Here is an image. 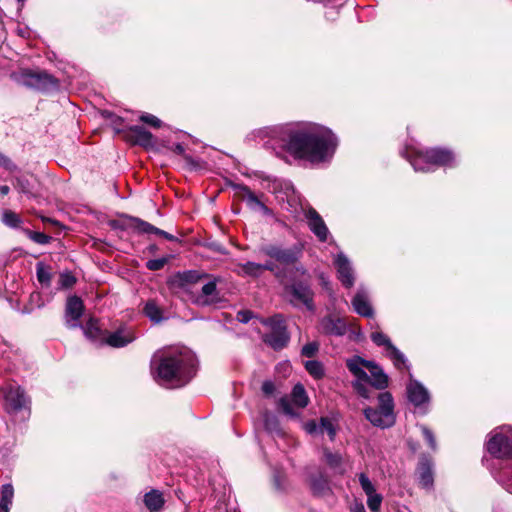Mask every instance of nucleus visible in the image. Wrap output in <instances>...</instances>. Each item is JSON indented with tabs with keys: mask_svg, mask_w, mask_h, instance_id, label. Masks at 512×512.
<instances>
[{
	"mask_svg": "<svg viewBox=\"0 0 512 512\" xmlns=\"http://www.w3.org/2000/svg\"><path fill=\"white\" fill-rule=\"evenodd\" d=\"M308 373L315 379H321L324 376V369L321 362L317 360H309L305 363Z\"/></svg>",
	"mask_w": 512,
	"mask_h": 512,
	"instance_id": "32",
	"label": "nucleus"
},
{
	"mask_svg": "<svg viewBox=\"0 0 512 512\" xmlns=\"http://www.w3.org/2000/svg\"><path fill=\"white\" fill-rule=\"evenodd\" d=\"M419 483L422 488L429 489L433 485V473L429 465L423 464L420 468Z\"/></svg>",
	"mask_w": 512,
	"mask_h": 512,
	"instance_id": "31",
	"label": "nucleus"
},
{
	"mask_svg": "<svg viewBox=\"0 0 512 512\" xmlns=\"http://www.w3.org/2000/svg\"><path fill=\"white\" fill-rule=\"evenodd\" d=\"M487 450L498 458L511 457L512 440L502 433H497L489 439Z\"/></svg>",
	"mask_w": 512,
	"mask_h": 512,
	"instance_id": "11",
	"label": "nucleus"
},
{
	"mask_svg": "<svg viewBox=\"0 0 512 512\" xmlns=\"http://www.w3.org/2000/svg\"><path fill=\"white\" fill-rule=\"evenodd\" d=\"M274 390H275V386L271 381H265L262 384V391L264 394L271 395V394H273Z\"/></svg>",
	"mask_w": 512,
	"mask_h": 512,
	"instance_id": "51",
	"label": "nucleus"
},
{
	"mask_svg": "<svg viewBox=\"0 0 512 512\" xmlns=\"http://www.w3.org/2000/svg\"><path fill=\"white\" fill-rule=\"evenodd\" d=\"M354 512H366L365 508L362 504H359L355 507Z\"/></svg>",
	"mask_w": 512,
	"mask_h": 512,
	"instance_id": "60",
	"label": "nucleus"
},
{
	"mask_svg": "<svg viewBox=\"0 0 512 512\" xmlns=\"http://www.w3.org/2000/svg\"><path fill=\"white\" fill-rule=\"evenodd\" d=\"M367 505L372 512H379L382 503V496L376 492L367 495Z\"/></svg>",
	"mask_w": 512,
	"mask_h": 512,
	"instance_id": "39",
	"label": "nucleus"
},
{
	"mask_svg": "<svg viewBox=\"0 0 512 512\" xmlns=\"http://www.w3.org/2000/svg\"><path fill=\"white\" fill-rule=\"evenodd\" d=\"M3 222L10 227H17L21 223L19 215L11 210H6L2 217Z\"/></svg>",
	"mask_w": 512,
	"mask_h": 512,
	"instance_id": "38",
	"label": "nucleus"
},
{
	"mask_svg": "<svg viewBox=\"0 0 512 512\" xmlns=\"http://www.w3.org/2000/svg\"><path fill=\"white\" fill-rule=\"evenodd\" d=\"M355 388L360 395H362L365 398H368L367 389L362 384L356 383Z\"/></svg>",
	"mask_w": 512,
	"mask_h": 512,
	"instance_id": "55",
	"label": "nucleus"
},
{
	"mask_svg": "<svg viewBox=\"0 0 512 512\" xmlns=\"http://www.w3.org/2000/svg\"><path fill=\"white\" fill-rule=\"evenodd\" d=\"M123 225L126 229H130L139 234H155L157 231V227L152 224L131 216H126L124 218Z\"/></svg>",
	"mask_w": 512,
	"mask_h": 512,
	"instance_id": "18",
	"label": "nucleus"
},
{
	"mask_svg": "<svg viewBox=\"0 0 512 512\" xmlns=\"http://www.w3.org/2000/svg\"><path fill=\"white\" fill-rule=\"evenodd\" d=\"M235 195L242 201H246L247 204L252 207H258L263 211H268L267 207L262 203L260 198L255 195L247 186L234 185Z\"/></svg>",
	"mask_w": 512,
	"mask_h": 512,
	"instance_id": "17",
	"label": "nucleus"
},
{
	"mask_svg": "<svg viewBox=\"0 0 512 512\" xmlns=\"http://www.w3.org/2000/svg\"><path fill=\"white\" fill-rule=\"evenodd\" d=\"M135 335L132 330L127 328H120L114 333L104 335L103 341L115 348L126 346L127 344L134 341Z\"/></svg>",
	"mask_w": 512,
	"mask_h": 512,
	"instance_id": "15",
	"label": "nucleus"
},
{
	"mask_svg": "<svg viewBox=\"0 0 512 512\" xmlns=\"http://www.w3.org/2000/svg\"><path fill=\"white\" fill-rule=\"evenodd\" d=\"M235 271L240 276L257 278L262 275V266L259 263L249 261L237 264Z\"/></svg>",
	"mask_w": 512,
	"mask_h": 512,
	"instance_id": "24",
	"label": "nucleus"
},
{
	"mask_svg": "<svg viewBox=\"0 0 512 512\" xmlns=\"http://www.w3.org/2000/svg\"><path fill=\"white\" fill-rule=\"evenodd\" d=\"M129 136L136 144L148 146L151 144L152 134L142 126H131L128 129Z\"/></svg>",
	"mask_w": 512,
	"mask_h": 512,
	"instance_id": "22",
	"label": "nucleus"
},
{
	"mask_svg": "<svg viewBox=\"0 0 512 512\" xmlns=\"http://www.w3.org/2000/svg\"><path fill=\"white\" fill-rule=\"evenodd\" d=\"M388 352L397 368L401 369L405 366L404 355L394 345L388 350Z\"/></svg>",
	"mask_w": 512,
	"mask_h": 512,
	"instance_id": "37",
	"label": "nucleus"
},
{
	"mask_svg": "<svg viewBox=\"0 0 512 512\" xmlns=\"http://www.w3.org/2000/svg\"><path fill=\"white\" fill-rule=\"evenodd\" d=\"M305 430L310 433H316L319 432V426L316 424L315 421H310L305 424Z\"/></svg>",
	"mask_w": 512,
	"mask_h": 512,
	"instance_id": "52",
	"label": "nucleus"
},
{
	"mask_svg": "<svg viewBox=\"0 0 512 512\" xmlns=\"http://www.w3.org/2000/svg\"><path fill=\"white\" fill-rule=\"evenodd\" d=\"M144 503L150 511H158L163 506L164 499L160 492L153 490L144 496Z\"/></svg>",
	"mask_w": 512,
	"mask_h": 512,
	"instance_id": "26",
	"label": "nucleus"
},
{
	"mask_svg": "<svg viewBox=\"0 0 512 512\" xmlns=\"http://www.w3.org/2000/svg\"><path fill=\"white\" fill-rule=\"evenodd\" d=\"M27 235L38 244H47L51 239L48 235L41 232L27 231Z\"/></svg>",
	"mask_w": 512,
	"mask_h": 512,
	"instance_id": "44",
	"label": "nucleus"
},
{
	"mask_svg": "<svg viewBox=\"0 0 512 512\" xmlns=\"http://www.w3.org/2000/svg\"><path fill=\"white\" fill-rule=\"evenodd\" d=\"M453 160V155L450 151L444 149H429L425 152H419L417 156L411 161L416 171H427L423 163L433 165H447Z\"/></svg>",
	"mask_w": 512,
	"mask_h": 512,
	"instance_id": "6",
	"label": "nucleus"
},
{
	"mask_svg": "<svg viewBox=\"0 0 512 512\" xmlns=\"http://www.w3.org/2000/svg\"><path fill=\"white\" fill-rule=\"evenodd\" d=\"M261 266H262V273L265 270H269L271 272H275V270H276V265L271 261H267L265 264H261Z\"/></svg>",
	"mask_w": 512,
	"mask_h": 512,
	"instance_id": "53",
	"label": "nucleus"
},
{
	"mask_svg": "<svg viewBox=\"0 0 512 512\" xmlns=\"http://www.w3.org/2000/svg\"><path fill=\"white\" fill-rule=\"evenodd\" d=\"M218 300L219 296L216 288V281L213 280L204 284L198 301L203 305H210L216 303Z\"/></svg>",
	"mask_w": 512,
	"mask_h": 512,
	"instance_id": "21",
	"label": "nucleus"
},
{
	"mask_svg": "<svg viewBox=\"0 0 512 512\" xmlns=\"http://www.w3.org/2000/svg\"><path fill=\"white\" fill-rule=\"evenodd\" d=\"M279 408L287 415L290 416H297V413H295L290 400L287 397H282L278 401Z\"/></svg>",
	"mask_w": 512,
	"mask_h": 512,
	"instance_id": "42",
	"label": "nucleus"
},
{
	"mask_svg": "<svg viewBox=\"0 0 512 512\" xmlns=\"http://www.w3.org/2000/svg\"><path fill=\"white\" fill-rule=\"evenodd\" d=\"M166 263H167V259L166 258L152 259V260H149L146 263V267L149 270L157 271V270L162 269L165 266Z\"/></svg>",
	"mask_w": 512,
	"mask_h": 512,
	"instance_id": "47",
	"label": "nucleus"
},
{
	"mask_svg": "<svg viewBox=\"0 0 512 512\" xmlns=\"http://www.w3.org/2000/svg\"><path fill=\"white\" fill-rule=\"evenodd\" d=\"M371 339L376 345L385 346L387 350H389L393 346L390 339L385 334L379 331L371 333Z\"/></svg>",
	"mask_w": 512,
	"mask_h": 512,
	"instance_id": "35",
	"label": "nucleus"
},
{
	"mask_svg": "<svg viewBox=\"0 0 512 512\" xmlns=\"http://www.w3.org/2000/svg\"><path fill=\"white\" fill-rule=\"evenodd\" d=\"M509 491L512 493V486L510 487Z\"/></svg>",
	"mask_w": 512,
	"mask_h": 512,
	"instance_id": "62",
	"label": "nucleus"
},
{
	"mask_svg": "<svg viewBox=\"0 0 512 512\" xmlns=\"http://www.w3.org/2000/svg\"><path fill=\"white\" fill-rule=\"evenodd\" d=\"M173 151L179 155H182L184 159L187 161V163H192V158L185 154V149L181 144H176L173 148Z\"/></svg>",
	"mask_w": 512,
	"mask_h": 512,
	"instance_id": "50",
	"label": "nucleus"
},
{
	"mask_svg": "<svg viewBox=\"0 0 512 512\" xmlns=\"http://www.w3.org/2000/svg\"><path fill=\"white\" fill-rule=\"evenodd\" d=\"M151 367L161 385L181 387L194 376L195 359L188 350H167L154 355Z\"/></svg>",
	"mask_w": 512,
	"mask_h": 512,
	"instance_id": "2",
	"label": "nucleus"
},
{
	"mask_svg": "<svg viewBox=\"0 0 512 512\" xmlns=\"http://www.w3.org/2000/svg\"><path fill=\"white\" fill-rule=\"evenodd\" d=\"M155 234L159 235V236H162V237H164V238H166V239H168L170 241L175 239V237L173 235H171V234H169V233H167V232H165V231H163V230H161L159 228H157V231H156Z\"/></svg>",
	"mask_w": 512,
	"mask_h": 512,
	"instance_id": "56",
	"label": "nucleus"
},
{
	"mask_svg": "<svg viewBox=\"0 0 512 512\" xmlns=\"http://www.w3.org/2000/svg\"><path fill=\"white\" fill-rule=\"evenodd\" d=\"M282 142L291 155L311 162L325 160L337 145L331 130L315 124L290 130Z\"/></svg>",
	"mask_w": 512,
	"mask_h": 512,
	"instance_id": "1",
	"label": "nucleus"
},
{
	"mask_svg": "<svg viewBox=\"0 0 512 512\" xmlns=\"http://www.w3.org/2000/svg\"><path fill=\"white\" fill-rule=\"evenodd\" d=\"M422 433L432 449H436V440L432 431L426 426L421 427Z\"/></svg>",
	"mask_w": 512,
	"mask_h": 512,
	"instance_id": "48",
	"label": "nucleus"
},
{
	"mask_svg": "<svg viewBox=\"0 0 512 512\" xmlns=\"http://www.w3.org/2000/svg\"><path fill=\"white\" fill-rule=\"evenodd\" d=\"M20 82L42 91L55 89L58 86L57 80L53 76L42 71L24 70L20 74Z\"/></svg>",
	"mask_w": 512,
	"mask_h": 512,
	"instance_id": "8",
	"label": "nucleus"
},
{
	"mask_svg": "<svg viewBox=\"0 0 512 512\" xmlns=\"http://www.w3.org/2000/svg\"><path fill=\"white\" fill-rule=\"evenodd\" d=\"M354 310L363 317H372L373 309L363 293H357L352 299Z\"/></svg>",
	"mask_w": 512,
	"mask_h": 512,
	"instance_id": "23",
	"label": "nucleus"
},
{
	"mask_svg": "<svg viewBox=\"0 0 512 512\" xmlns=\"http://www.w3.org/2000/svg\"><path fill=\"white\" fill-rule=\"evenodd\" d=\"M84 334L92 340H103L104 333L102 332L99 322L91 318L83 327Z\"/></svg>",
	"mask_w": 512,
	"mask_h": 512,
	"instance_id": "27",
	"label": "nucleus"
},
{
	"mask_svg": "<svg viewBox=\"0 0 512 512\" xmlns=\"http://www.w3.org/2000/svg\"><path fill=\"white\" fill-rule=\"evenodd\" d=\"M310 280L311 276L306 269L301 265L296 266L293 282L286 286L285 291L291 304L296 307L303 305L307 310L314 311V292L311 289Z\"/></svg>",
	"mask_w": 512,
	"mask_h": 512,
	"instance_id": "3",
	"label": "nucleus"
},
{
	"mask_svg": "<svg viewBox=\"0 0 512 512\" xmlns=\"http://www.w3.org/2000/svg\"><path fill=\"white\" fill-rule=\"evenodd\" d=\"M323 459L331 469L340 474L344 473V469L342 467V456L339 453H333L328 449H324Z\"/></svg>",
	"mask_w": 512,
	"mask_h": 512,
	"instance_id": "25",
	"label": "nucleus"
},
{
	"mask_svg": "<svg viewBox=\"0 0 512 512\" xmlns=\"http://www.w3.org/2000/svg\"><path fill=\"white\" fill-rule=\"evenodd\" d=\"M37 279L42 285H50L51 273L42 263L37 264Z\"/></svg>",
	"mask_w": 512,
	"mask_h": 512,
	"instance_id": "34",
	"label": "nucleus"
},
{
	"mask_svg": "<svg viewBox=\"0 0 512 512\" xmlns=\"http://www.w3.org/2000/svg\"><path fill=\"white\" fill-rule=\"evenodd\" d=\"M319 432L321 434L327 433L330 440H334L336 435V430L333 422L329 418H321L319 425Z\"/></svg>",
	"mask_w": 512,
	"mask_h": 512,
	"instance_id": "33",
	"label": "nucleus"
},
{
	"mask_svg": "<svg viewBox=\"0 0 512 512\" xmlns=\"http://www.w3.org/2000/svg\"><path fill=\"white\" fill-rule=\"evenodd\" d=\"M181 283L197 282L201 276L196 271H186L177 276Z\"/></svg>",
	"mask_w": 512,
	"mask_h": 512,
	"instance_id": "41",
	"label": "nucleus"
},
{
	"mask_svg": "<svg viewBox=\"0 0 512 512\" xmlns=\"http://www.w3.org/2000/svg\"><path fill=\"white\" fill-rule=\"evenodd\" d=\"M359 483L366 495L375 493V487L366 474H359Z\"/></svg>",
	"mask_w": 512,
	"mask_h": 512,
	"instance_id": "40",
	"label": "nucleus"
},
{
	"mask_svg": "<svg viewBox=\"0 0 512 512\" xmlns=\"http://www.w3.org/2000/svg\"><path fill=\"white\" fill-rule=\"evenodd\" d=\"M393 398L389 392H383L378 395V408H366L365 417L374 426L385 428L390 427L395 422Z\"/></svg>",
	"mask_w": 512,
	"mask_h": 512,
	"instance_id": "4",
	"label": "nucleus"
},
{
	"mask_svg": "<svg viewBox=\"0 0 512 512\" xmlns=\"http://www.w3.org/2000/svg\"><path fill=\"white\" fill-rule=\"evenodd\" d=\"M14 496V489L11 484H5L2 486L1 490V501L0 504L10 506L12 504V499Z\"/></svg>",
	"mask_w": 512,
	"mask_h": 512,
	"instance_id": "36",
	"label": "nucleus"
},
{
	"mask_svg": "<svg viewBox=\"0 0 512 512\" xmlns=\"http://www.w3.org/2000/svg\"><path fill=\"white\" fill-rule=\"evenodd\" d=\"M335 265L337 267L338 278L342 284L348 288L352 287L354 277L348 259L344 255L339 254L335 260Z\"/></svg>",
	"mask_w": 512,
	"mask_h": 512,
	"instance_id": "16",
	"label": "nucleus"
},
{
	"mask_svg": "<svg viewBox=\"0 0 512 512\" xmlns=\"http://www.w3.org/2000/svg\"><path fill=\"white\" fill-rule=\"evenodd\" d=\"M318 331L325 335L343 336L347 331V324L340 316L329 314L320 319Z\"/></svg>",
	"mask_w": 512,
	"mask_h": 512,
	"instance_id": "10",
	"label": "nucleus"
},
{
	"mask_svg": "<svg viewBox=\"0 0 512 512\" xmlns=\"http://www.w3.org/2000/svg\"><path fill=\"white\" fill-rule=\"evenodd\" d=\"M270 328V332L263 336V341L274 350L284 348L289 341V334L284 319L281 315H275L263 321Z\"/></svg>",
	"mask_w": 512,
	"mask_h": 512,
	"instance_id": "5",
	"label": "nucleus"
},
{
	"mask_svg": "<svg viewBox=\"0 0 512 512\" xmlns=\"http://www.w3.org/2000/svg\"><path fill=\"white\" fill-rule=\"evenodd\" d=\"M265 425H266V427H267L268 429H272V426H273V425H274V426H276V425H277V422H276V420H275V419L270 420V419H268V418H267V419H266V421H265Z\"/></svg>",
	"mask_w": 512,
	"mask_h": 512,
	"instance_id": "58",
	"label": "nucleus"
},
{
	"mask_svg": "<svg viewBox=\"0 0 512 512\" xmlns=\"http://www.w3.org/2000/svg\"><path fill=\"white\" fill-rule=\"evenodd\" d=\"M355 388L360 395H362L365 398H368L367 389L362 384L356 383Z\"/></svg>",
	"mask_w": 512,
	"mask_h": 512,
	"instance_id": "54",
	"label": "nucleus"
},
{
	"mask_svg": "<svg viewBox=\"0 0 512 512\" xmlns=\"http://www.w3.org/2000/svg\"><path fill=\"white\" fill-rule=\"evenodd\" d=\"M293 402L299 407L304 408L308 404V397L302 385H295L292 391Z\"/></svg>",
	"mask_w": 512,
	"mask_h": 512,
	"instance_id": "30",
	"label": "nucleus"
},
{
	"mask_svg": "<svg viewBox=\"0 0 512 512\" xmlns=\"http://www.w3.org/2000/svg\"><path fill=\"white\" fill-rule=\"evenodd\" d=\"M305 217L307 219L310 230L316 235L319 241L325 242L329 232L324 220L319 215V213L315 209L309 208L305 212Z\"/></svg>",
	"mask_w": 512,
	"mask_h": 512,
	"instance_id": "13",
	"label": "nucleus"
},
{
	"mask_svg": "<svg viewBox=\"0 0 512 512\" xmlns=\"http://www.w3.org/2000/svg\"><path fill=\"white\" fill-rule=\"evenodd\" d=\"M319 350L318 342H309L302 347V355L305 357H313Z\"/></svg>",
	"mask_w": 512,
	"mask_h": 512,
	"instance_id": "45",
	"label": "nucleus"
},
{
	"mask_svg": "<svg viewBox=\"0 0 512 512\" xmlns=\"http://www.w3.org/2000/svg\"><path fill=\"white\" fill-rule=\"evenodd\" d=\"M368 364H371V361H366L361 358L350 359L346 362L349 371L362 381L368 380V373L364 370V368L369 369Z\"/></svg>",
	"mask_w": 512,
	"mask_h": 512,
	"instance_id": "20",
	"label": "nucleus"
},
{
	"mask_svg": "<svg viewBox=\"0 0 512 512\" xmlns=\"http://www.w3.org/2000/svg\"><path fill=\"white\" fill-rule=\"evenodd\" d=\"M4 400V410L9 414H16L27 407L28 401L24 390L19 386L0 387V398Z\"/></svg>",
	"mask_w": 512,
	"mask_h": 512,
	"instance_id": "7",
	"label": "nucleus"
},
{
	"mask_svg": "<svg viewBox=\"0 0 512 512\" xmlns=\"http://www.w3.org/2000/svg\"><path fill=\"white\" fill-rule=\"evenodd\" d=\"M84 305L77 296L69 297L66 304V324L69 328L78 326V320L82 316Z\"/></svg>",
	"mask_w": 512,
	"mask_h": 512,
	"instance_id": "14",
	"label": "nucleus"
},
{
	"mask_svg": "<svg viewBox=\"0 0 512 512\" xmlns=\"http://www.w3.org/2000/svg\"><path fill=\"white\" fill-rule=\"evenodd\" d=\"M144 313L150 320L156 323L162 320V311L153 300L147 301L144 307Z\"/></svg>",
	"mask_w": 512,
	"mask_h": 512,
	"instance_id": "29",
	"label": "nucleus"
},
{
	"mask_svg": "<svg viewBox=\"0 0 512 512\" xmlns=\"http://www.w3.org/2000/svg\"><path fill=\"white\" fill-rule=\"evenodd\" d=\"M310 487L314 495L324 496L330 492L328 481L322 477L313 478Z\"/></svg>",
	"mask_w": 512,
	"mask_h": 512,
	"instance_id": "28",
	"label": "nucleus"
},
{
	"mask_svg": "<svg viewBox=\"0 0 512 512\" xmlns=\"http://www.w3.org/2000/svg\"><path fill=\"white\" fill-rule=\"evenodd\" d=\"M0 512H9V506L0 504Z\"/></svg>",
	"mask_w": 512,
	"mask_h": 512,
	"instance_id": "61",
	"label": "nucleus"
},
{
	"mask_svg": "<svg viewBox=\"0 0 512 512\" xmlns=\"http://www.w3.org/2000/svg\"><path fill=\"white\" fill-rule=\"evenodd\" d=\"M0 193L2 195H7L9 193V187L7 185L0 186Z\"/></svg>",
	"mask_w": 512,
	"mask_h": 512,
	"instance_id": "59",
	"label": "nucleus"
},
{
	"mask_svg": "<svg viewBox=\"0 0 512 512\" xmlns=\"http://www.w3.org/2000/svg\"><path fill=\"white\" fill-rule=\"evenodd\" d=\"M263 252L282 265H293L296 264L302 255V246L295 245L290 248H281L279 246L270 245L263 248Z\"/></svg>",
	"mask_w": 512,
	"mask_h": 512,
	"instance_id": "9",
	"label": "nucleus"
},
{
	"mask_svg": "<svg viewBox=\"0 0 512 512\" xmlns=\"http://www.w3.org/2000/svg\"><path fill=\"white\" fill-rule=\"evenodd\" d=\"M140 120L154 128H159L162 125V122L160 119H158L156 116L151 114H143L140 117Z\"/></svg>",
	"mask_w": 512,
	"mask_h": 512,
	"instance_id": "46",
	"label": "nucleus"
},
{
	"mask_svg": "<svg viewBox=\"0 0 512 512\" xmlns=\"http://www.w3.org/2000/svg\"><path fill=\"white\" fill-rule=\"evenodd\" d=\"M407 395L415 407L426 410L430 397L427 389L417 381H410L407 386Z\"/></svg>",
	"mask_w": 512,
	"mask_h": 512,
	"instance_id": "12",
	"label": "nucleus"
},
{
	"mask_svg": "<svg viewBox=\"0 0 512 512\" xmlns=\"http://www.w3.org/2000/svg\"><path fill=\"white\" fill-rule=\"evenodd\" d=\"M252 318V312L249 310H241L237 313V319L242 323H247Z\"/></svg>",
	"mask_w": 512,
	"mask_h": 512,
	"instance_id": "49",
	"label": "nucleus"
},
{
	"mask_svg": "<svg viewBox=\"0 0 512 512\" xmlns=\"http://www.w3.org/2000/svg\"><path fill=\"white\" fill-rule=\"evenodd\" d=\"M76 283V278L69 272L62 273L59 278V285L62 288H70Z\"/></svg>",
	"mask_w": 512,
	"mask_h": 512,
	"instance_id": "43",
	"label": "nucleus"
},
{
	"mask_svg": "<svg viewBox=\"0 0 512 512\" xmlns=\"http://www.w3.org/2000/svg\"><path fill=\"white\" fill-rule=\"evenodd\" d=\"M369 365V369H367L370 373L368 375V380L365 382H369L372 386L377 389H384L388 385V377L384 374L382 369L378 367L374 362H371Z\"/></svg>",
	"mask_w": 512,
	"mask_h": 512,
	"instance_id": "19",
	"label": "nucleus"
},
{
	"mask_svg": "<svg viewBox=\"0 0 512 512\" xmlns=\"http://www.w3.org/2000/svg\"><path fill=\"white\" fill-rule=\"evenodd\" d=\"M0 165H3L7 168H11V162L9 159H7L5 156H3L2 154H0Z\"/></svg>",
	"mask_w": 512,
	"mask_h": 512,
	"instance_id": "57",
	"label": "nucleus"
}]
</instances>
